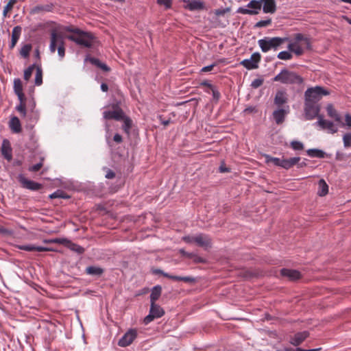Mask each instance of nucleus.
Wrapping results in <instances>:
<instances>
[{"label": "nucleus", "mask_w": 351, "mask_h": 351, "mask_svg": "<svg viewBox=\"0 0 351 351\" xmlns=\"http://www.w3.org/2000/svg\"><path fill=\"white\" fill-rule=\"evenodd\" d=\"M75 34L67 36V38L80 46L87 48L92 47L95 41V37L93 34L80 29L75 31Z\"/></svg>", "instance_id": "nucleus-1"}, {"label": "nucleus", "mask_w": 351, "mask_h": 351, "mask_svg": "<svg viewBox=\"0 0 351 351\" xmlns=\"http://www.w3.org/2000/svg\"><path fill=\"white\" fill-rule=\"evenodd\" d=\"M288 40L289 38L287 37H265L263 39L258 40V44L262 51L267 53L271 49L277 50L282 44Z\"/></svg>", "instance_id": "nucleus-2"}, {"label": "nucleus", "mask_w": 351, "mask_h": 351, "mask_svg": "<svg viewBox=\"0 0 351 351\" xmlns=\"http://www.w3.org/2000/svg\"><path fill=\"white\" fill-rule=\"evenodd\" d=\"M273 80L282 84H300L302 82V79L300 75L287 69H282L279 74L274 77Z\"/></svg>", "instance_id": "nucleus-3"}, {"label": "nucleus", "mask_w": 351, "mask_h": 351, "mask_svg": "<svg viewBox=\"0 0 351 351\" xmlns=\"http://www.w3.org/2000/svg\"><path fill=\"white\" fill-rule=\"evenodd\" d=\"M329 95V92L322 86L308 88L304 93L305 101L317 103L323 96Z\"/></svg>", "instance_id": "nucleus-4"}, {"label": "nucleus", "mask_w": 351, "mask_h": 351, "mask_svg": "<svg viewBox=\"0 0 351 351\" xmlns=\"http://www.w3.org/2000/svg\"><path fill=\"white\" fill-rule=\"evenodd\" d=\"M58 46V53L60 58H63L65 55V49L64 47V40L61 35L52 32L51 35V43L49 49L51 53H54Z\"/></svg>", "instance_id": "nucleus-5"}, {"label": "nucleus", "mask_w": 351, "mask_h": 351, "mask_svg": "<svg viewBox=\"0 0 351 351\" xmlns=\"http://www.w3.org/2000/svg\"><path fill=\"white\" fill-rule=\"evenodd\" d=\"M261 9L260 0H252L245 8H239L237 12L243 14L255 15L259 13Z\"/></svg>", "instance_id": "nucleus-6"}, {"label": "nucleus", "mask_w": 351, "mask_h": 351, "mask_svg": "<svg viewBox=\"0 0 351 351\" xmlns=\"http://www.w3.org/2000/svg\"><path fill=\"white\" fill-rule=\"evenodd\" d=\"M319 112V106L317 103L311 102L308 101H304V114L307 120H312L317 117Z\"/></svg>", "instance_id": "nucleus-7"}, {"label": "nucleus", "mask_w": 351, "mask_h": 351, "mask_svg": "<svg viewBox=\"0 0 351 351\" xmlns=\"http://www.w3.org/2000/svg\"><path fill=\"white\" fill-rule=\"evenodd\" d=\"M165 313L164 310L156 303H151L149 313L144 318V323L148 324L156 318L162 317Z\"/></svg>", "instance_id": "nucleus-8"}, {"label": "nucleus", "mask_w": 351, "mask_h": 351, "mask_svg": "<svg viewBox=\"0 0 351 351\" xmlns=\"http://www.w3.org/2000/svg\"><path fill=\"white\" fill-rule=\"evenodd\" d=\"M261 58V54L258 52H255L250 58L242 60L241 64L249 70L257 69Z\"/></svg>", "instance_id": "nucleus-9"}, {"label": "nucleus", "mask_w": 351, "mask_h": 351, "mask_svg": "<svg viewBox=\"0 0 351 351\" xmlns=\"http://www.w3.org/2000/svg\"><path fill=\"white\" fill-rule=\"evenodd\" d=\"M137 337V331L135 329L129 330L119 339L118 345L121 347H126L130 346Z\"/></svg>", "instance_id": "nucleus-10"}, {"label": "nucleus", "mask_w": 351, "mask_h": 351, "mask_svg": "<svg viewBox=\"0 0 351 351\" xmlns=\"http://www.w3.org/2000/svg\"><path fill=\"white\" fill-rule=\"evenodd\" d=\"M316 124L321 127L323 130H328V132L332 134L336 133L338 130L337 128L333 122L324 119L322 116L318 117V121Z\"/></svg>", "instance_id": "nucleus-11"}, {"label": "nucleus", "mask_w": 351, "mask_h": 351, "mask_svg": "<svg viewBox=\"0 0 351 351\" xmlns=\"http://www.w3.org/2000/svg\"><path fill=\"white\" fill-rule=\"evenodd\" d=\"M289 112V107L287 106L285 108H278L276 110L273 112V117L276 121V123L279 125L281 124L285 119V116Z\"/></svg>", "instance_id": "nucleus-12"}, {"label": "nucleus", "mask_w": 351, "mask_h": 351, "mask_svg": "<svg viewBox=\"0 0 351 351\" xmlns=\"http://www.w3.org/2000/svg\"><path fill=\"white\" fill-rule=\"evenodd\" d=\"M104 118L106 119H114L119 121L123 119V112L121 109L114 110H106L103 113Z\"/></svg>", "instance_id": "nucleus-13"}, {"label": "nucleus", "mask_w": 351, "mask_h": 351, "mask_svg": "<svg viewBox=\"0 0 351 351\" xmlns=\"http://www.w3.org/2000/svg\"><path fill=\"white\" fill-rule=\"evenodd\" d=\"M19 182L22 184V186L24 188L32 190V191H37L40 189L41 185L34 182L32 180H29L23 176H20L19 178Z\"/></svg>", "instance_id": "nucleus-14"}, {"label": "nucleus", "mask_w": 351, "mask_h": 351, "mask_svg": "<svg viewBox=\"0 0 351 351\" xmlns=\"http://www.w3.org/2000/svg\"><path fill=\"white\" fill-rule=\"evenodd\" d=\"M261 7L263 5V10L265 13L273 14L276 10L275 0H260Z\"/></svg>", "instance_id": "nucleus-15"}, {"label": "nucleus", "mask_w": 351, "mask_h": 351, "mask_svg": "<svg viewBox=\"0 0 351 351\" xmlns=\"http://www.w3.org/2000/svg\"><path fill=\"white\" fill-rule=\"evenodd\" d=\"M280 274L282 276L287 278L289 280H296L300 278L301 274L298 270L282 269Z\"/></svg>", "instance_id": "nucleus-16"}, {"label": "nucleus", "mask_w": 351, "mask_h": 351, "mask_svg": "<svg viewBox=\"0 0 351 351\" xmlns=\"http://www.w3.org/2000/svg\"><path fill=\"white\" fill-rule=\"evenodd\" d=\"M184 2H187L185 8L190 11L202 10L205 8L204 3L199 0L184 1Z\"/></svg>", "instance_id": "nucleus-17"}, {"label": "nucleus", "mask_w": 351, "mask_h": 351, "mask_svg": "<svg viewBox=\"0 0 351 351\" xmlns=\"http://www.w3.org/2000/svg\"><path fill=\"white\" fill-rule=\"evenodd\" d=\"M288 101V96L285 91L278 90L274 97V104L280 107Z\"/></svg>", "instance_id": "nucleus-18"}, {"label": "nucleus", "mask_w": 351, "mask_h": 351, "mask_svg": "<svg viewBox=\"0 0 351 351\" xmlns=\"http://www.w3.org/2000/svg\"><path fill=\"white\" fill-rule=\"evenodd\" d=\"M195 242L200 247L205 249L210 247V239L205 234H198L195 236Z\"/></svg>", "instance_id": "nucleus-19"}, {"label": "nucleus", "mask_w": 351, "mask_h": 351, "mask_svg": "<svg viewBox=\"0 0 351 351\" xmlns=\"http://www.w3.org/2000/svg\"><path fill=\"white\" fill-rule=\"evenodd\" d=\"M1 154L3 157L8 161L12 160V148L8 140L4 139L1 146Z\"/></svg>", "instance_id": "nucleus-20"}, {"label": "nucleus", "mask_w": 351, "mask_h": 351, "mask_svg": "<svg viewBox=\"0 0 351 351\" xmlns=\"http://www.w3.org/2000/svg\"><path fill=\"white\" fill-rule=\"evenodd\" d=\"M308 336V332L304 331L298 332L291 339L290 343L293 346H299L301 344Z\"/></svg>", "instance_id": "nucleus-21"}, {"label": "nucleus", "mask_w": 351, "mask_h": 351, "mask_svg": "<svg viewBox=\"0 0 351 351\" xmlns=\"http://www.w3.org/2000/svg\"><path fill=\"white\" fill-rule=\"evenodd\" d=\"M326 111L328 115L334 119L337 122L341 123L343 126L345 125L341 121V117L340 114L337 112V111L334 108L332 104H328L326 107Z\"/></svg>", "instance_id": "nucleus-22"}, {"label": "nucleus", "mask_w": 351, "mask_h": 351, "mask_svg": "<svg viewBox=\"0 0 351 351\" xmlns=\"http://www.w3.org/2000/svg\"><path fill=\"white\" fill-rule=\"evenodd\" d=\"M18 248L20 250H25V251H28V252H32V251L47 252V251L51 250V249H49L48 247H38V246H35L34 245H19Z\"/></svg>", "instance_id": "nucleus-23"}, {"label": "nucleus", "mask_w": 351, "mask_h": 351, "mask_svg": "<svg viewBox=\"0 0 351 351\" xmlns=\"http://www.w3.org/2000/svg\"><path fill=\"white\" fill-rule=\"evenodd\" d=\"M301 160L300 157H293L290 158H282V168L285 169H289L298 163V162Z\"/></svg>", "instance_id": "nucleus-24"}, {"label": "nucleus", "mask_w": 351, "mask_h": 351, "mask_svg": "<svg viewBox=\"0 0 351 351\" xmlns=\"http://www.w3.org/2000/svg\"><path fill=\"white\" fill-rule=\"evenodd\" d=\"M21 33V27L16 26L13 28L12 32V41L10 43V49H13L15 47V45L20 37Z\"/></svg>", "instance_id": "nucleus-25"}, {"label": "nucleus", "mask_w": 351, "mask_h": 351, "mask_svg": "<svg viewBox=\"0 0 351 351\" xmlns=\"http://www.w3.org/2000/svg\"><path fill=\"white\" fill-rule=\"evenodd\" d=\"M328 186L324 180L321 179L318 182L317 194L320 197L325 196L328 194Z\"/></svg>", "instance_id": "nucleus-26"}, {"label": "nucleus", "mask_w": 351, "mask_h": 351, "mask_svg": "<svg viewBox=\"0 0 351 351\" xmlns=\"http://www.w3.org/2000/svg\"><path fill=\"white\" fill-rule=\"evenodd\" d=\"M162 292V287L160 285L154 287L152 289L150 295V302L156 303V300L160 298Z\"/></svg>", "instance_id": "nucleus-27"}, {"label": "nucleus", "mask_w": 351, "mask_h": 351, "mask_svg": "<svg viewBox=\"0 0 351 351\" xmlns=\"http://www.w3.org/2000/svg\"><path fill=\"white\" fill-rule=\"evenodd\" d=\"M10 127L11 130L15 132L19 133L21 130V123L18 117H13L10 121Z\"/></svg>", "instance_id": "nucleus-28"}, {"label": "nucleus", "mask_w": 351, "mask_h": 351, "mask_svg": "<svg viewBox=\"0 0 351 351\" xmlns=\"http://www.w3.org/2000/svg\"><path fill=\"white\" fill-rule=\"evenodd\" d=\"M308 156L310 157H315L318 158H324L326 156V154L319 149H309L306 151Z\"/></svg>", "instance_id": "nucleus-29"}, {"label": "nucleus", "mask_w": 351, "mask_h": 351, "mask_svg": "<svg viewBox=\"0 0 351 351\" xmlns=\"http://www.w3.org/2000/svg\"><path fill=\"white\" fill-rule=\"evenodd\" d=\"M86 272L90 276H99L103 274L104 270L99 267L90 266L86 267Z\"/></svg>", "instance_id": "nucleus-30"}, {"label": "nucleus", "mask_w": 351, "mask_h": 351, "mask_svg": "<svg viewBox=\"0 0 351 351\" xmlns=\"http://www.w3.org/2000/svg\"><path fill=\"white\" fill-rule=\"evenodd\" d=\"M264 157L265 158L266 163H273L275 166L282 167V158L272 157L268 154H265Z\"/></svg>", "instance_id": "nucleus-31"}, {"label": "nucleus", "mask_w": 351, "mask_h": 351, "mask_svg": "<svg viewBox=\"0 0 351 351\" xmlns=\"http://www.w3.org/2000/svg\"><path fill=\"white\" fill-rule=\"evenodd\" d=\"M35 84L40 86L43 83V70L40 65H36Z\"/></svg>", "instance_id": "nucleus-32"}, {"label": "nucleus", "mask_w": 351, "mask_h": 351, "mask_svg": "<svg viewBox=\"0 0 351 351\" xmlns=\"http://www.w3.org/2000/svg\"><path fill=\"white\" fill-rule=\"evenodd\" d=\"M169 278L174 280H182L187 283H194L196 281L195 278L191 276L181 277L170 275Z\"/></svg>", "instance_id": "nucleus-33"}, {"label": "nucleus", "mask_w": 351, "mask_h": 351, "mask_svg": "<svg viewBox=\"0 0 351 351\" xmlns=\"http://www.w3.org/2000/svg\"><path fill=\"white\" fill-rule=\"evenodd\" d=\"M303 41L306 45V47L307 49H309L311 47V43L309 40L304 37L302 34H296L295 35V43L298 44L299 42Z\"/></svg>", "instance_id": "nucleus-34"}, {"label": "nucleus", "mask_w": 351, "mask_h": 351, "mask_svg": "<svg viewBox=\"0 0 351 351\" xmlns=\"http://www.w3.org/2000/svg\"><path fill=\"white\" fill-rule=\"evenodd\" d=\"M66 246L71 250L72 251H74L77 252V254H82L84 252V248L77 244L73 243L71 242L66 241Z\"/></svg>", "instance_id": "nucleus-35"}, {"label": "nucleus", "mask_w": 351, "mask_h": 351, "mask_svg": "<svg viewBox=\"0 0 351 351\" xmlns=\"http://www.w3.org/2000/svg\"><path fill=\"white\" fill-rule=\"evenodd\" d=\"M32 49V45L29 44L25 45L22 47L20 51V54L23 58H27L29 56V52Z\"/></svg>", "instance_id": "nucleus-36"}, {"label": "nucleus", "mask_w": 351, "mask_h": 351, "mask_svg": "<svg viewBox=\"0 0 351 351\" xmlns=\"http://www.w3.org/2000/svg\"><path fill=\"white\" fill-rule=\"evenodd\" d=\"M14 90L16 94L23 92L22 82L20 79H15L14 80Z\"/></svg>", "instance_id": "nucleus-37"}, {"label": "nucleus", "mask_w": 351, "mask_h": 351, "mask_svg": "<svg viewBox=\"0 0 351 351\" xmlns=\"http://www.w3.org/2000/svg\"><path fill=\"white\" fill-rule=\"evenodd\" d=\"M36 64H33L29 66L27 69L24 71V79L26 81H28L32 76V72L36 67Z\"/></svg>", "instance_id": "nucleus-38"}, {"label": "nucleus", "mask_w": 351, "mask_h": 351, "mask_svg": "<svg viewBox=\"0 0 351 351\" xmlns=\"http://www.w3.org/2000/svg\"><path fill=\"white\" fill-rule=\"evenodd\" d=\"M291 148L295 151L302 150L304 149V144L298 141H292L290 143Z\"/></svg>", "instance_id": "nucleus-39"}, {"label": "nucleus", "mask_w": 351, "mask_h": 351, "mask_svg": "<svg viewBox=\"0 0 351 351\" xmlns=\"http://www.w3.org/2000/svg\"><path fill=\"white\" fill-rule=\"evenodd\" d=\"M123 129L126 133H129L130 130L132 127V121L128 117H123Z\"/></svg>", "instance_id": "nucleus-40"}, {"label": "nucleus", "mask_w": 351, "mask_h": 351, "mask_svg": "<svg viewBox=\"0 0 351 351\" xmlns=\"http://www.w3.org/2000/svg\"><path fill=\"white\" fill-rule=\"evenodd\" d=\"M16 1L17 0H10L9 1V2L4 7L3 10V14L4 16H5L7 15V13L12 9L14 5L16 3Z\"/></svg>", "instance_id": "nucleus-41"}, {"label": "nucleus", "mask_w": 351, "mask_h": 351, "mask_svg": "<svg viewBox=\"0 0 351 351\" xmlns=\"http://www.w3.org/2000/svg\"><path fill=\"white\" fill-rule=\"evenodd\" d=\"M277 57H278V58H279L280 60H287L291 59L292 55L289 51H283L280 52L278 54Z\"/></svg>", "instance_id": "nucleus-42"}, {"label": "nucleus", "mask_w": 351, "mask_h": 351, "mask_svg": "<svg viewBox=\"0 0 351 351\" xmlns=\"http://www.w3.org/2000/svg\"><path fill=\"white\" fill-rule=\"evenodd\" d=\"M271 23V19H268L267 20L260 21L257 22L255 24L254 27L261 28V27L268 26Z\"/></svg>", "instance_id": "nucleus-43"}, {"label": "nucleus", "mask_w": 351, "mask_h": 351, "mask_svg": "<svg viewBox=\"0 0 351 351\" xmlns=\"http://www.w3.org/2000/svg\"><path fill=\"white\" fill-rule=\"evenodd\" d=\"M343 142L345 147L351 146V133H346L343 135Z\"/></svg>", "instance_id": "nucleus-44"}, {"label": "nucleus", "mask_w": 351, "mask_h": 351, "mask_svg": "<svg viewBox=\"0 0 351 351\" xmlns=\"http://www.w3.org/2000/svg\"><path fill=\"white\" fill-rule=\"evenodd\" d=\"M157 3L167 10L171 8L172 0H157Z\"/></svg>", "instance_id": "nucleus-45"}, {"label": "nucleus", "mask_w": 351, "mask_h": 351, "mask_svg": "<svg viewBox=\"0 0 351 351\" xmlns=\"http://www.w3.org/2000/svg\"><path fill=\"white\" fill-rule=\"evenodd\" d=\"M263 84V80L261 78H257L252 82L251 86L254 88H257L260 87Z\"/></svg>", "instance_id": "nucleus-46"}, {"label": "nucleus", "mask_w": 351, "mask_h": 351, "mask_svg": "<svg viewBox=\"0 0 351 351\" xmlns=\"http://www.w3.org/2000/svg\"><path fill=\"white\" fill-rule=\"evenodd\" d=\"M44 159L42 158L40 162L36 164L32 167H29V171L36 172L40 169V168L43 167V160Z\"/></svg>", "instance_id": "nucleus-47"}, {"label": "nucleus", "mask_w": 351, "mask_h": 351, "mask_svg": "<svg viewBox=\"0 0 351 351\" xmlns=\"http://www.w3.org/2000/svg\"><path fill=\"white\" fill-rule=\"evenodd\" d=\"M66 241H69L68 240L65 239H55L49 241H45L46 243H62L66 245Z\"/></svg>", "instance_id": "nucleus-48"}, {"label": "nucleus", "mask_w": 351, "mask_h": 351, "mask_svg": "<svg viewBox=\"0 0 351 351\" xmlns=\"http://www.w3.org/2000/svg\"><path fill=\"white\" fill-rule=\"evenodd\" d=\"M16 110L21 113L23 117H25L26 115V110H25V106L24 104H20L18 106H16Z\"/></svg>", "instance_id": "nucleus-49"}, {"label": "nucleus", "mask_w": 351, "mask_h": 351, "mask_svg": "<svg viewBox=\"0 0 351 351\" xmlns=\"http://www.w3.org/2000/svg\"><path fill=\"white\" fill-rule=\"evenodd\" d=\"M293 53H295V55L299 56L303 54L304 50L299 44H297L296 47L294 49Z\"/></svg>", "instance_id": "nucleus-50"}, {"label": "nucleus", "mask_w": 351, "mask_h": 351, "mask_svg": "<svg viewBox=\"0 0 351 351\" xmlns=\"http://www.w3.org/2000/svg\"><path fill=\"white\" fill-rule=\"evenodd\" d=\"M48 197H70V195L63 193H59L57 192H55L52 194H50Z\"/></svg>", "instance_id": "nucleus-51"}, {"label": "nucleus", "mask_w": 351, "mask_h": 351, "mask_svg": "<svg viewBox=\"0 0 351 351\" xmlns=\"http://www.w3.org/2000/svg\"><path fill=\"white\" fill-rule=\"evenodd\" d=\"M321 350V348H315V349H309V350H305V349H302V348H296L295 350L294 349H286L285 351H319Z\"/></svg>", "instance_id": "nucleus-52"}, {"label": "nucleus", "mask_w": 351, "mask_h": 351, "mask_svg": "<svg viewBox=\"0 0 351 351\" xmlns=\"http://www.w3.org/2000/svg\"><path fill=\"white\" fill-rule=\"evenodd\" d=\"M212 93H213V97L215 100L218 101L220 97V93L218 90L215 89L214 87L211 88Z\"/></svg>", "instance_id": "nucleus-53"}, {"label": "nucleus", "mask_w": 351, "mask_h": 351, "mask_svg": "<svg viewBox=\"0 0 351 351\" xmlns=\"http://www.w3.org/2000/svg\"><path fill=\"white\" fill-rule=\"evenodd\" d=\"M216 66V64H213L206 66H204L202 69V72H209Z\"/></svg>", "instance_id": "nucleus-54"}, {"label": "nucleus", "mask_w": 351, "mask_h": 351, "mask_svg": "<svg viewBox=\"0 0 351 351\" xmlns=\"http://www.w3.org/2000/svg\"><path fill=\"white\" fill-rule=\"evenodd\" d=\"M182 240L184 241L186 243H191L195 242V236H193V237H191V236L184 237L182 238Z\"/></svg>", "instance_id": "nucleus-55"}, {"label": "nucleus", "mask_w": 351, "mask_h": 351, "mask_svg": "<svg viewBox=\"0 0 351 351\" xmlns=\"http://www.w3.org/2000/svg\"><path fill=\"white\" fill-rule=\"evenodd\" d=\"M179 252H180V253L182 255H183V256H186V257H189V258H192V257L194 256V254H193L186 252L184 249H180V250H179Z\"/></svg>", "instance_id": "nucleus-56"}, {"label": "nucleus", "mask_w": 351, "mask_h": 351, "mask_svg": "<svg viewBox=\"0 0 351 351\" xmlns=\"http://www.w3.org/2000/svg\"><path fill=\"white\" fill-rule=\"evenodd\" d=\"M89 61L91 64H93L97 66H99V65L101 63V62L98 59L95 58H90Z\"/></svg>", "instance_id": "nucleus-57"}, {"label": "nucleus", "mask_w": 351, "mask_h": 351, "mask_svg": "<svg viewBox=\"0 0 351 351\" xmlns=\"http://www.w3.org/2000/svg\"><path fill=\"white\" fill-rule=\"evenodd\" d=\"M346 125L348 127H351V115L347 114L345 116Z\"/></svg>", "instance_id": "nucleus-58"}, {"label": "nucleus", "mask_w": 351, "mask_h": 351, "mask_svg": "<svg viewBox=\"0 0 351 351\" xmlns=\"http://www.w3.org/2000/svg\"><path fill=\"white\" fill-rule=\"evenodd\" d=\"M113 140L117 143H121L122 141V137L120 134H116L114 137H113Z\"/></svg>", "instance_id": "nucleus-59"}, {"label": "nucleus", "mask_w": 351, "mask_h": 351, "mask_svg": "<svg viewBox=\"0 0 351 351\" xmlns=\"http://www.w3.org/2000/svg\"><path fill=\"white\" fill-rule=\"evenodd\" d=\"M296 45H297V43H295V42H293V43H289V45H288V49H289V50L290 51L293 52V51H294V49H295V47H296Z\"/></svg>", "instance_id": "nucleus-60"}, {"label": "nucleus", "mask_w": 351, "mask_h": 351, "mask_svg": "<svg viewBox=\"0 0 351 351\" xmlns=\"http://www.w3.org/2000/svg\"><path fill=\"white\" fill-rule=\"evenodd\" d=\"M298 168H303L306 166V159H304L303 161L300 162V160L298 162V163H296Z\"/></svg>", "instance_id": "nucleus-61"}, {"label": "nucleus", "mask_w": 351, "mask_h": 351, "mask_svg": "<svg viewBox=\"0 0 351 351\" xmlns=\"http://www.w3.org/2000/svg\"><path fill=\"white\" fill-rule=\"evenodd\" d=\"M16 95L18 96V98L20 100L21 103L23 104V101L25 100V95H24L23 93L21 92L20 93H16Z\"/></svg>", "instance_id": "nucleus-62"}, {"label": "nucleus", "mask_w": 351, "mask_h": 351, "mask_svg": "<svg viewBox=\"0 0 351 351\" xmlns=\"http://www.w3.org/2000/svg\"><path fill=\"white\" fill-rule=\"evenodd\" d=\"M65 30L66 32H72L73 33L72 34H76L75 31L80 30V29H78V28H73V27H67L65 29Z\"/></svg>", "instance_id": "nucleus-63"}, {"label": "nucleus", "mask_w": 351, "mask_h": 351, "mask_svg": "<svg viewBox=\"0 0 351 351\" xmlns=\"http://www.w3.org/2000/svg\"><path fill=\"white\" fill-rule=\"evenodd\" d=\"M98 67L101 68L102 70L105 71H108L110 70L108 66L102 62L100 63Z\"/></svg>", "instance_id": "nucleus-64"}]
</instances>
